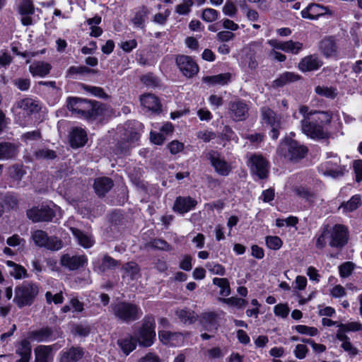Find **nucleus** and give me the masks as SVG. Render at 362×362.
I'll return each instance as SVG.
<instances>
[{"label":"nucleus","instance_id":"nucleus-1","mask_svg":"<svg viewBox=\"0 0 362 362\" xmlns=\"http://www.w3.org/2000/svg\"><path fill=\"white\" fill-rule=\"evenodd\" d=\"M299 112L303 116L300 122L301 130L306 136L316 140L330 136L331 111H309L308 107L303 105L300 107Z\"/></svg>","mask_w":362,"mask_h":362},{"label":"nucleus","instance_id":"nucleus-2","mask_svg":"<svg viewBox=\"0 0 362 362\" xmlns=\"http://www.w3.org/2000/svg\"><path fill=\"white\" fill-rule=\"evenodd\" d=\"M67 107L77 117L88 120H95L103 115L105 110V105L98 101L79 98H69Z\"/></svg>","mask_w":362,"mask_h":362},{"label":"nucleus","instance_id":"nucleus-3","mask_svg":"<svg viewBox=\"0 0 362 362\" xmlns=\"http://www.w3.org/2000/svg\"><path fill=\"white\" fill-rule=\"evenodd\" d=\"M117 131L123 136L122 139L125 142L124 147L121 146L122 144L118 145L116 154L123 156L128 153L132 144L139 141L140 135L144 131V125L138 121H128L124 126L119 127Z\"/></svg>","mask_w":362,"mask_h":362},{"label":"nucleus","instance_id":"nucleus-4","mask_svg":"<svg viewBox=\"0 0 362 362\" xmlns=\"http://www.w3.org/2000/svg\"><path fill=\"white\" fill-rule=\"evenodd\" d=\"M337 327L339 329L336 333V338L341 342V348L350 356L358 355V349L351 344L346 332L362 331V324L358 322H349L338 324Z\"/></svg>","mask_w":362,"mask_h":362},{"label":"nucleus","instance_id":"nucleus-5","mask_svg":"<svg viewBox=\"0 0 362 362\" xmlns=\"http://www.w3.org/2000/svg\"><path fill=\"white\" fill-rule=\"evenodd\" d=\"M38 110L37 101L28 98L18 100L12 107L16 122L23 127L28 124L30 115Z\"/></svg>","mask_w":362,"mask_h":362},{"label":"nucleus","instance_id":"nucleus-6","mask_svg":"<svg viewBox=\"0 0 362 362\" xmlns=\"http://www.w3.org/2000/svg\"><path fill=\"white\" fill-rule=\"evenodd\" d=\"M140 346H151L156 339V322L153 315H147L142 320L141 327L134 333Z\"/></svg>","mask_w":362,"mask_h":362},{"label":"nucleus","instance_id":"nucleus-7","mask_svg":"<svg viewBox=\"0 0 362 362\" xmlns=\"http://www.w3.org/2000/svg\"><path fill=\"white\" fill-rule=\"evenodd\" d=\"M36 284L25 281L16 287L13 302L19 307L30 305L38 293Z\"/></svg>","mask_w":362,"mask_h":362},{"label":"nucleus","instance_id":"nucleus-8","mask_svg":"<svg viewBox=\"0 0 362 362\" xmlns=\"http://www.w3.org/2000/svg\"><path fill=\"white\" fill-rule=\"evenodd\" d=\"M115 317L124 322H130L139 319L143 312L141 308L134 303L121 302L112 307Z\"/></svg>","mask_w":362,"mask_h":362},{"label":"nucleus","instance_id":"nucleus-9","mask_svg":"<svg viewBox=\"0 0 362 362\" xmlns=\"http://www.w3.org/2000/svg\"><path fill=\"white\" fill-rule=\"evenodd\" d=\"M278 151L279 153L290 160L303 158L308 153L306 146L291 138H285V139L281 142Z\"/></svg>","mask_w":362,"mask_h":362},{"label":"nucleus","instance_id":"nucleus-10","mask_svg":"<svg viewBox=\"0 0 362 362\" xmlns=\"http://www.w3.org/2000/svg\"><path fill=\"white\" fill-rule=\"evenodd\" d=\"M251 173L258 179L264 180L268 177L270 165L266 158L261 154H252L247 161Z\"/></svg>","mask_w":362,"mask_h":362},{"label":"nucleus","instance_id":"nucleus-11","mask_svg":"<svg viewBox=\"0 0 362 362\" xmlns=\"http://www.w3.org/2000/svg\"><path fill=\"white\" fill-rule=\"evenodd\" d=\"M261 118L262 124H266L272 128L270 136L276 140L279 135V130L281 129L280 115H277L272 109L264 107L261 109Z\"/></svg>","mask_w":362,"mask_h":362},{"label":"nucleus","instance_id":"nucleus-12","mask_svg":"<svg viewBox=\"0 0 362 362\" xmlns=\"http://www.w3.org/2000/svg\"><path fill=\"white\" fill-rule=\"evenodd\" d=\"M59 208L51 202L49 206H42L40 209L33 208L27 211L28 217L33 222L52 221Z\"/></svg>","mask_w":362,"mask_h":362},{"label":"nucleus","instance_id":"nucleus-13","mask_svg":"<svg viewBox=\"0 0 362 362\" xmlns=\"http://www.w3.org/2000/svg\"><path fill=\"white\" fill-rule=\"evenodd\" d=\"M300 14L305 19L317 21L320 18H329L334 15V13L327 6L311 3L300 11Z\"/></svg>","mask_w":362,"mask_h":362},{"label":"nucleus","instance_id":"nucleus-14","mask_svg":"<svg viewBox=\"0 0 362 362\" xmlns=\"http://www.w3.org/2000/svg\"><path fill=\"white\" fill-rule=\"evenodd\" d=\"M262 49V42H252L244 48L245 55L242 59L241 65L250 70L255 69L258 66L257 54Z\"/></svg>","mask_w":362,"mask_h":362},{"label":"nucleus","instance_id":"nucleus-15","mask_svg":"<svg viewBox=\"0 0 362 362\" xmlns=\"http://www.w3.org/2000/svg\"><path fill=\"white\" fill-rule=\"evenodd\" d=\"M35 244L48 250H58L62 247V242L56 237H49L46 232L37 230L32 233Z\"/></svg>","mask_w":362,"mask_h":362},{"label":"nucleus","instance_id":"nucleus-16","mask_svg":"<svg viewBox=\"0 0 362 362\" xmlns=\"http://www.w3.org/2000/svg\"><path fill=\"white\" fill-rule=\"evenodd\" d=\"M59 337L60 334L57 329L48 326L30 331L28 333V339L37 342L52 341Z\"/></svg>","mask_w":362,"mask_h":362},{"label":"nucleus","instance_id":"nucleus-17","mask_svg":"<svg viewBox=\"0 0 362 362\" xmlns=\"http://www.w3.org/2000/svg\"><path fill=\"white\" fill-rule=\"evenodd\" d=\"M329 245L332 247H342L349 239L347 227L341 224H336L333 227L329 226Z\"/></svg>","mask_w":362,"mask_h":362},{"label":"nucleus","instance_id":"nucleus-18","mask_svg":"<svg viewBox=\"0 0 362 362\" xmlns=\"http://www.w3.org/2000/svg\"><path fill=\"white\" fill-rule=\"evenodd\" d=\"M249 105L243 100L238 98L228 104V115L234 121H244L248 117Z\"/></svg>","mask_w":362,"mask_h":362},{"label":"nucleus","instance_id":"nucleus-19","mask_svg":"<svg viewBox=\"0 0 362 362\" xmlns=\"http://www.w3.org/2000/svg\"><path fill=\"white\" fill-rule=\"evenodd\" d=\"M319 171L325 176L334 178L344 175L346 168L340 165V158L335 156L332 159L327 160L318 167Z\"/></svg>","mask_w":362,"mask_h":362},{"label":"nucleus","instance_id":"nucleus-20","mask_svg":"<svg viewBox=\"0 0 362 362\" xmlns=\"http://www.w3.org/2000/svg\"><path fill=\"white\" fill-rule=\"evenodd\" d=\"M324 189V185L319 180H312V182H309V186H298L295 188L296 194L308 201H310L315 198L318 194Z\"/></svg>","mask_w":362,"mask_h":362},{"label":"nucleus","instance_id":"nucleus-21","mask_svg":"<svg viewBox=\"0 0 362 362\" xmlns=\"http://www.w3.org/2000/svg\"><path fill=\"white\" fill-rule=\"evenodd\" d=\"M176 63L184 76L191 78L199 71V66L195 61L189 56L180 55L177 57Z\"/></svg>","mask_w":362,"mask_h":362},{"label":"nucleus","instance_id":"nucleus-22","mask_svg":"<svg viewBox=\"0 0 362 362\" xmlns=\"http://www.w3.org/2000/svg\"><path fill=\"white\" fill-rule=\"evenodd\" d=\"M158 338L162 344L173 347L181 346L185 343V336L180 332L160 330L158 331Z\"/></svg>","mask_w":362,"mask_h":362},{"label":"nucleus","instance_id":"nucleus-23","mask_svg":"<svg viewBox=\"0 0 362 362\" xmlns=\"http://www.w3.org/2000/svg\"><path fill=\"white\" fill-rule=\"evenodd\" d=\"M268 43L273 47V49H280L285 52L294 54H298L303 48L302 43L299 42H294L293 40L283 42L272 39L269 40Z\"/></svg>","mask_w":362,"mask_h":362},{"label":"nucleus","instance_id":"nucleus-24","mask_svg":"<svg viewBox=\"0 0 362 362\" xmlns=\"http://www.w3.org/2000/svg\"><path fill=\"white\" fill-rule=\"evenodd\" d=\"M209 158L217 173L227 176L231 170V167L226 160L221 159L218 152L211 151L209 153Z\"/></svg>","mask_w":362,"mask_h":362},{"label":"nucleus","instance_id":"nucleus-25","mask_svg":"<svg viewBox=\"0 0 362 362\" xmlns=\"http://www.w3.org/2000/svg\"><path fill=\"white\" fill-rule=\"evenodd\" d=\"M87 260L85 255L71 256L69 254H66L62 256L60 262L63 267L69 270H75L86 264Z\"/></svg>","mask_w":362,"mask_h":362},{"label":"nucleus","instance_id":"nucleus-26","mask_svg":"<svg viewBox=\"0 0 362 362\" xmlns=\"http://www.w3.org/2000/svg\"><path fill=\"white\" fill-rule=\"evenodd\" d=\"M93 269L98 272H105L110 269H114L119 265V262L107 255L101 259H96L93 262Z\"/></svg>","mask_w":362,"mask_h":362},{"label":"nucleus","instance_id":"nucleus-27","mask_svg":"<svg viewBox=\"0 0 362 362\" xmlns=\"http://www.w3.org/2000/svg\"><path fill=\"white\" fill-rule=\"evenodd\" d=\"M197 203V201L190 197H179L175 202L173 209L180 214H185L194 209Z\"/></svg>","mask_w":362,"mask_h":362},{"label":"nucleus","instance_id":"nucleus-28","mask_svg":"<svg viewBox=\"0 0 362 362\" xmlns=\"http://www.w3.org/2000/svg\"><path fill=\"white\" fill-rule=\"evenodd\" d=\"M83 356V351L81 347L72 346L64 349L60 352V362H77Z\"/></svg>","mask_w":362,"mask_h":362},{"label":"nucleus","instance_id":"nucleus-29","mask_svg":"<svg viewBox=\"0 0 362 362\" xmlns=\"http://www.w3.org/2000/svg\"><path fill=\"white\" fill-rule=\"evenodd\" d=\"M55 345H39L35 350V362H52L53 359V348Z\"/></svg>","mask_w":362,"mask_h":362},{"label":"nucleus","instance_id":"nucleus-30","mask_svg":"<svg viewBox=\"0 0 362 362\" xmlns=\"http://www.w3.org/2000/svg\"><path fill=\"white\" fill-rule=\"evenodd\" d=\"M320 49L326 57L337 59L339 52L334 39L331 37L325 38L320 42Z\"/></svg>","mask_w":362,"mask_h":362},{"label":"nucleus","instance_id":"nucleus-31","mask_svg":"<svg viewBox=\"0 0 362 362\" xmlns=\"http://www.w3.org/2000/svg\"><path fill=\"white\" fill-rule=\"evenodd\" d=\"M149 10L145 6L136 8L133 11V16L131 21L134 27L144 28L148 18Z\"/></svg>","mask_w":362,"mask_h":362},{"label":"nucleus","instance_id":"nucleus-32","mask_svg":"<svg viewBox=\"0 0 362 362\" xmlns=\"http://www.w3.org/2000/svg\"><path fill=\"white\" fill-rule=\"evenodd\" d=\"M16 347V354L20 356L17 362H29L31 358V344L28 338L21 340Z\"/></svg>","mask_w":362,"mask_h":362},{"label":"nucleus","instance_id":"nucleus-33","mask_svg":"<svg viewBox=\"0 0 362 362\" xmlns=\"http://www.w3.org/2000/svg\"><path fill=\"white\" fill-rule=\"evenodd\" d=\"M51 69V64L42 61L34 62L29 66V71L34 77H45L49 74Z\"/></svg>","mask_w":362,"mask_h":362},{"label":"nucleus","instance_id":"nucleus-34","mask_svg":"<svg viewBox=\"0 0 362 362\" xmlns=\"http://www.w3.org/2000/svg\"><path fill=\"white\" fill-rule=\"evenodd\" d=\"M322 64L318 57L310 55L304 57L298 64L299 69L302 71H310L318 69Z\"/></svg>","mask_w":362,"mask_h":362},{"label":"nucleus","instance_id":"nucleus-35","mask_svg":"<svg viewBox=\"0 0 362 362\" xmlns=\"http://www.w3.org/2000/svg\"><path fill=\"white\" fill-rule=\"evenodd\" d=\"M87 134L84 129L81 128H74L70 135V144L73 148L83 146L87 142Z\"/></svg>","mask_w":362,"mask_h":362},{"label":"nucleus","instance_id":"nucleus-36","mask_svg":"<svg viewBox=\"0 0 362 362\" xmlns=\"http://www.w3.org/2000/svg\"><path fill=\"white\" fill-rule=\"evenodd\" d=\"M199 323L207 331L216 329L218 327L217 315L214 312L204 313L200 317Z\"/></svg>","mask_w":362,"mask_h":362},{"label":"nucleus","instance_id":"nucleus-37","mask_svg":"<svg viewBox=\"0 0 362 362\" xmlns=\"http://www.w3.org/2000/svg\"><path fill=\"white\" fill-rule=\"evenodd\" d=\"M136 342L131 334H127L117 340V345L125 355H129L136 349Z\"/></svg>","mask_w":362,"mask_h":362},{"label":"nucleus","instance_id":"nucleus-38","mask_svg":"<svg viewBox=\"0 0 362 362\" xmlns=\"http://www.w3.org/2000/svg\"><path fill=\"white\" fill-rule=\"evenodd\" d=\"M141 105L148 110L158 112L160 110V103L158 98L153 94L143 95L141 98Z\"/></svg>","mask_w":362,"mask_h":362},{"label":"nucleus","instance_id":"nucleus-39","mask_svg":"<svg viewBox=\"0 0 362 362\" xmlns=\"http://www.w3.org/2000/svg\"><path fill=\"white\" fill-rule=\"evenodd\" d=\"M113 183L110 178L99 177L95 180L94 189L98 196H104L112 187Z\"/></svg>","mask_w":362,"mask_h":362},{"label":"nucleus","instance_id":"nucleus-40","mask_svg":"<svg viewBox=\"0 0 362 362\" xmlns=\"http://www.w3.org/2000/svg\"><path fill=\"white\" fill-rule=\"evenodd\" d=\"M361 204V197L359 194L352 196L350 199L343 202L339 207L342 213L347 214L356 210Z\"/></svg>","mask_w":362,"mask_h":362},{"label":"nucleus","instance_id":"nucleus-41","mask_svg":"<svg viewBox=\"0 0 362 362\" xmlns=\"http://www.w3.org/2000/svg\"><path fill=\"white\" fill-rule=\"evenodd\" d=\"M231 78V74L229 73H223L214 76H206L203 78L204 82L211 85H227Z\"/></svg>","mask_w":362,"mask_h":362},{"label":"nucleus","instance_id":"nucleus-42","mask_svg":"<svg viewBox=\"0 0 362 362\" xmlns=\"http://www.w3.org/2000/svg\"><path fill=\"white\" fill-rule=\"evenodd\" d=\"M299 79V76L293 72L286 71L274 81V86L283 87Z\"/></svg>","mask_w":362,"mask_h":362},{"label":"nucleus","instance_id":"nucleus-43","mask_svg":"<svg viewBox=\"0 0 362 362\" xmlns=\"http://www.w3.org/2000/svg\"><path fill=\"white\" fill-rule=\"evenodd\" d=\"M17 154L16 146L9 142L0 143V160H8Z\"/></svg>","mask_w":362,"mask_h":362},{"label":"nucleus","instance_id":"nucleus-44","mask_svg":"<svg viewBox=\"0 0 362 362\" xmlns=\"http://www.w3.org/2000/svg\"><path fill=\"white\" fill-rule=\"evenodd\" d=\"M73 235L77 239L78 243L85 248H89L93 245V240L90 235L84 233L77 228H71Z\"/></svg>","mask_w":362,"mask_h":362},{"label":"nucleus","instance_id":"nucleus-45","mask_svg":"<svg viewBox=\"0 0 362 362\" xmlns=\"http://www.w3.org/2000/svg\"><path fill=\"white\" fill-rule=\"evenodd\" d=\"M6 264L11 269L10 274L15 279H21L28 277L27 271L23 266L11 260H7Z\"/></svg>","mask_w":362,"mask_h":362},{"label":"nucleus","instance_id":"nucleus-46","mask_svg":"<svg viewBox=\"0 0 362 362\" xmlns=\"http://www.w3.org/2000/svg\"><path fill=\"white\" fill-rule=\"evenodd\" d=\"M178 318L185 324H192L197 320L198 315L192 310L185 308L176 311Z\"/></svg>","mask_w":362,"mask_h":362},{"label":"nucleus","instance_id":"nucleus-47","mask_svg":"<svg viewBox=\"0 0 362 362\" xmlns=\"http://www.w3.org/2000/svg\"><path fill=\"white\" fill-rule=\"evenodd\" d=\"M122 269L125 275L132 279H137L140 276V268L136 262H127L122 267Z\"/></svg>","mask_w":362,"mask_h":362},{"label":"nucleus","instance_id":"nucleus-48","mask_svg":"<svg viewBox=\"0 0 362 362\" xmlns=\"http://www.w3.org/2000/svg\"><path fill=\"white\" fill-rule=\"evenodd\" d=\"M213 284L218 286L220 290V295L223 296H228L230 293V284L226 278H214Z\"/></svg>","mask_w":362,"mask_h":362},{"label":"nucleus","instance_id":"nucleus-49","mask_svg":"<svg viewBox=\"0 0 362 362\" xmlns=\"http://www.w3.org/2000/svg\"><path fill=\"white\" fill-rule=\"evenodd\" d=\"M239 3L240 8L245 11L246 17L250 21H257L259 18V13L256 10L249 8L245 0H236Z\"/></svg>","mask_w":362,"mask_h":362},{"label":"nucleus","instance_id":"nucleus-50","mask_svg":"<svg viewBox=\"0 0 362 362\" xmlns=\"http://www.w3.org/2000/svg\"><path fill=\"white\" fill-rule=\"evenodd\" d=\"M83 310V304L76 298L70 300L69 305H66L62 308V311L64 313L72 311L74 313H81Z\"/></svg>","mask_w":362,"mask_h":362},{"label":"nucleus","instance_id":"nucleus-51","mask_svg":"<svg viewBox=\"0 0 362 362\" xmlns=\"http://www.w3.org/2000/svg\"><path fill=\"white\" fill-rule=\"evenodd\" d=\"M293 329H295L299 334L310 337H315L319 334V331L316 327L304 325H296L293 327Z\"/></svg>","mask_w":362,"mask_h":362},{"label":"nucleus","instance_id":"nucleus-52","mask_svg":"<svg viewBox=\"0 0 362 362\" xmlns=\"http://www.w3.org/2000/svg\"><path fill=\"white\" fill-rule=\"evenodd\" d=\"M267 247L273 250H279L283 245L281 239L276 235H268L265 238Z\"/></svg>","mask_w":362,"mask_h":362},{"label":"nucleus","instance_id":"nucleus-53","mask_svg":"<svg viewBox=\"0 0 362 362\" xmlns=\"http://www.w3.org/2000/svg\"><path fill=\"white\" fill-rule=\"evenodd\" d=\"M35 8L32 0H21L19 13L21 15H33Z\"/></svg>","mask_w":362,"mask_h":362},{"label":"nucleus","instance_id":"nucleus-54","mask_svg":"<svg viewBox=\"0 0 362 362\" xmlns=\"http://www.w3.org/2000/svg\"><path fill=\"white\" fill-rule=\"evenodd\" d=\"M329 239V226H325L321 233L316 237V247L317 249H323L327 245V240Z\"/></svg>","mask_w":362,"mask_h":362},{"label":"nucleus","instance_id":"nucleus-55","mask_svg":"<svg viewBox=\"0 0 362 362\" xmlns=\"http://www.w3.org/2000/svg\"><path fill=\"white\" fill-rule=\"evenodd\" d=\"M355 269V264L351 262H346L339 266V274L341 278L346 279L351 276Z\"/></svg>","mask_w":362,"mask_h":362},{"label":"nucleus","instance_id":"nucleus-56","mask_svg":"<svg viewBox=\"0 0 362 362\" xmlns=\"http://www.w3.org/2000/svg\"><path fill=\"white\" fill-rule=\"evenodd\" d=\"M315 92L320 95L325 96L331 99L334 98L337 95V92L335 88L327 86H318L315 88Z\"/></svg>","mask_w":362,"mask_h":362},{"label":"nucleus","instance_id":"nucleus-57","mask_svg":"<svg viewBox=\"0 0 362 362\" xmlns=\"http://www.w3.org/2000/svg\"><path fill=\"white\" fill-rule=\"evenodd\" d=\"M219 300L229 305H232L239 308H244L247 303L246 300L236 297L219 298Z\"/></svg>","mask_w":362,"mask_h":362},{"label":"nucleus","instance_id":"nucleus-58","mask_svg":"<svg viewBox=\"0 0 362 362\" xmlns=\"http://www.w3.org/2000/svg\"><path fill=\"white\" fill-rule=\"evenodd\" d=\"M194 3L192 0H182L175 8V11L180 15H187L191 11Z\"/></svg>","mask_w":362,"mask_h":362},{"label":"nucleus","instance_id":"nucleus-59","mask_svg":"<svg viewBox=\"0 0 362 362\" xmlns=\"http://www.w3.org/2000/svg\"><path fill=\"white\" fill-rule=\"evenodd\" d=\"M206 267L213 274L219 276H223L226 273L224 267L218 263L216 262H207Z\"/></svg>","mask_w":362,"mask_h":362},{"label":"nucleus","instance_id":"nucleus-60","mask_svg":"<svg viewBox=\"0 0 362 362\" xmlns=\"http://www.w3.org/2000/svg\"><path fill=\"white\" fill-rule=\"evenodd\" d=\"M219 12L214 8H206L203 11L202 18L206 22H213L218 19Z\"/></svg>","mask_w":362,"mask_h":362},{"label":"nucleus","instance_id":"nucleus-61","mask_svg":"<svg viewBox=\"0 0 362 362\" xmlns=\"http://www.w3.org/2000/svg\"><path fill=\"white\" fill-rule=\"evenodd\" d=\"M90 71V69L85 66H70L67 71L69 77H74L76 75L88 74Z\"/></svg>","mask_w":362,"mask_h":362},{"label":"nucleus","instance_id":"nucleus-62","mask_svg":"<svg viewBox=\"0 0 362 362\" xmlns=\"http://www.w3.org/2000/svg\"><path fill=\"white\" fill-rule=\"evenodd\" d=\"M35 156L37 159H53L57 156L54 151L42 148L35 151Z\"/></svg>","mask_w":362,"mask_h":362},{"label":"nucleus","instance_id":"nucleus-63","mask_svg":"<svg viewBox=\"0 0 362 362\" xmlns=\"http://www.w3.org/2000/svg\"><path fill=\"white\" fill-rule=\"evenodd\" d=\"M83 89L86 92L90 93L91 95L98 98H105L107 97V95L105 93L103 89L100 87L84 85Z\"/></svg>","mask_w":362,"mask_h":362},{"label":"nucleus","instance_id":"nucleus-64","mask_svg":"<svg viewBox=\"0 0 362 362\" xmlns=\"http://www.w3.org/2000/svg\"><path fill=\"white\" fill-rule=\"evenodd\" d=\"M141 82L148 87H156L158 86V79L153 74H147L141 76Z\"/></svg>","mask_w":362,"mask_h":362}]
</instances>
